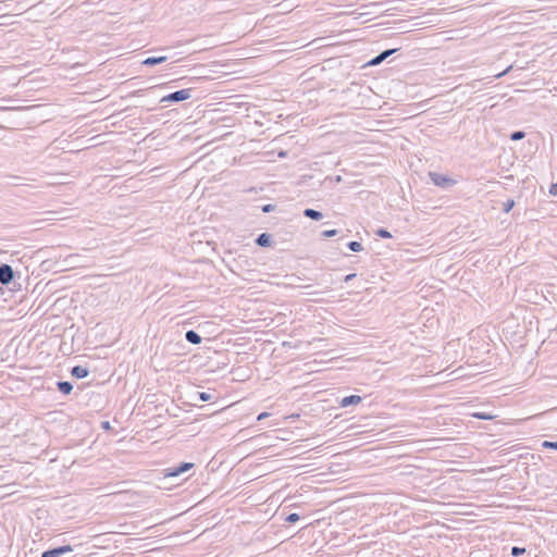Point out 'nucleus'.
<instances>
[{
	"label": "nucleus",
	"mask_w": 557,
	"mask_h": 557,
	"mask_svg": "<svg viewBox=\"0 0 557 557\" xmlns=\"http://www.w3.org/2000/svg\"><path fill=\"white\" fill-rule=\"evenodd\" d=\"M193 91H194L193 88H184L181 90H176L166 96H163L160 99V103H164V102L176 103V102H182V101L188 100L191 98Z\"/></svg>",
	"instance_id": "f257e3e1"
},
{
	"label": "nucleus",
	"mask_w": 557,
	"mask_h": 557,
	"mask_svg": "<svg viewBox=\"0 0 557 557\" xmlns=\"http://www.w3.org/2000/svg\"><path fill=\"white\" fill-rule=\"evenodd\" d=\"M429 177H430L431 182L435 186L442 187V188H445V189L454 186L457 183L450 176L444 175V174H441V173H437V172H430L429 173Z\"/></svg>",
	"instance_id": "f03ea898"
},
{
	"label": "nucleus",
	"mask_w": 557,
	"mask_h": 557,
	"mask_svg": "<svg viewBox=\"0 0 557 557\" xmlns=\"http://www.w3.org/2000/svg\"><path fill=\"white\" fill-rule=\"evenodd\" d=\"M193 462H181L178 466H174L165 469V478H178L191 468H194Z\"/></svg>",
	"instance_id": "7ed1b4c3"
},
{
	"label": "nucleus",
	"mask_w": 557,
	"mask_h": 557,
	"mask_svg": "<svg viewBox=\"0 0 557 557\" xmlns=\"http://www.w3.org/2000/svg\"><path fill=\"white\" fill-rule=\"evenodd\" d=\"M15 273L13 268L8 263L0 264V284L9 286L14 280Z\"/></svg>",
	"instance_id": "20e7f679"
},
{
	"label": "nucleus",
	"mask_w": 557,
	"mask_h": 557,
	"mask_svg": "<svg viewBox=\"0 0 557 557\" xmlns=\"http://www.w3.org/2000/svg\"><path fill=\"white\" fill-rule=\"evenodd\" d=\"M73 552V547L71 545H63L53 548H49L42 552L41 557H60L66 553Z\"/></svg>",
	"instance_id": "39448f33"
},
{
	"label": "nucleus",
	"mask_w": 557,
	"mask_h": 557,
	"mask_svg": "<svg viewBox=\"0 0 557 557\" xmlns=\"http://www.w3.org/2000/svg\"><path fill=\"white\" fill-rule=\"evenodd\" d=\"M398 49H387V50H384L382 51L381 53H379L377 55H375L373 59H371L369 62H368V65H379L380 63H382L385 59H387L389 55H392L393 53H395Z\"/></svg>",
	"instance_id": "423d86ee"
},
{
	"label": "nucleus",
	"mask_w": 557,
	"mask_h": 557,
	"mask_svg": "<svg viewBox=\"0 0 557 557\" xmlns=\"http://www.w3.org/2000/svg\"><path fill=\"white\" fill-rule=\"evenodd\" d=\"M255 243L259 247H270L272 244V235L269 233H261L256 237Z\"/></svg>",
	"instance_id": "0eeeda50"
},
{
	"label": "nucleus",
	"mask_w": 557,
	"mask_h": 557,
	"mask_svg": "<svg viewBox=\"0 0 557 557\" xmlns=\"http://www.w3.org/2000/svg\"><path fill=\"white\" fill-rule=\"evenodd\" d=\"M71 374L72 376H74L75 379H85L89 375V369L87 367H84V366H74L72 369H71Z\"/></svg>",
	"instance_id": "6e6552de"
},
{
	"label": "nucleus",
	"mask_w": 557,
	"mask_h": 557,
	"mask_svg": "<svg viewBox=\"0 0 557 557\" xmlns=\"http://www.w3.org/2000/svg\"><path fill=\"white\" fill-rule=\"evenodd\" d=\"M168 60H169L168 55L148 57L144 61H141V64L146 65V66H154V65L161 64Z\"/></svg>",
	"instance_id": "1a4fd4ad"
},
{
	"label": "nucleus",
	"mask_w": 557,
	"mask_h": 557,
	"mask_svg": "<svg viewBox=\"0 0 557 557\" xmlns=\"http://www.w3.org/2000/svg\"><path fill=\"white\" fill-rule=\"evenodd\" d=\"M361 400H362V398L358 395H349V396L342 398V400L339 401V405H341V407L346 408V407H349L352 405H358L361 403Z\"/></svg>",
	"instance_id": "9d476101"
},
{
	"label": "nucleus",
	"mask_w": 557,
	"mask_h": 557,
	"mask_svg": "<svg viewBox=\"0 0 557 557\" xmlns=\"http://www.w3.org/2000/svg\"><path fill=\"white\" fill-rule=\"evenodd\" d=\"M185 339L193 345H199L202 342V337L194 330H188L185 333Z\"/></svg>",
	"instance_id": "9b49d317"
},
{
	"label": "nucleus",
	"mask_w": 557,
	"mask_h": 557,
	"mask_svg": "<svg viewBox=\"0 0 557 557\" xmlns=\"http://www.w3.org/2000/svg\"><path fill=\"white\" fill-rule=\"evenodd\" d=\"M57 388L63 395H69L73 391V384L69 381H58Z\"/></svg>",
	"instance_id": "f8f14e48"
},
{
	"label": "nucleus",
	"mask_w": 557,
	"mask_h": 557,
	"mask_svg": "<svg viewBox=\"0 0 557 557\" xmlns=\"http://www.w3.org/2000/svg\"><path fill=\"white\" fill-rule=\"evenodd\" d=\"M304 216L314 221H320L323 218V214L315 209L307 208L304 210Z\"/></svg>",
	"instance_id": "ddd939ff"
},
{
	"label": "nucleus",
	"mask_w": 557,
	"mask_h": 557,
	"mask_svg": "<svg viewBox=\"0 0 557 557\" xmlns=\"http://www.w3.org/2000/svg\"><path fill=\"white\" fill-rule=\"evenodd\" d=\"M347 248L354 252H359L363 249L361 243L352 240L347 244Z\"/></svg>",
	"instance_id": "4468645a"
},
{
	"label": "nucleus",
	"mask_w": 557,
	"mask_h": 557,
	"mask_svg": "<svg viewBox=\"0 0 557 557\" xmlns=\"http://www.w3.org/2000/svg\"><path fill=\"white\" fill-rule=\"evenodd\" d=\"M525 137V133L523 131H515L510 134V139L512 141L521 140Z\"/></svg>",
	"instance_id": "2eb2a0df"
},
{
	"label": "nucleus",
	"mask_w": 557,
	"mask_h": 557,
	"mask_svg": "<svg viewBox=\"0 0 557 557\" xmlns=\"http://www.w3.org/2000/svg\"><path fill=\"white\" fill-rule=\"evenodd\" d=\"M375 235H377L381 238H392V234L383 227H380L375 231Z\"/></svg>",
	"instance_id": "dca6fc26"
},
{
	"label": "nucleus",
	"mask_w": 557,
	"mask_h": 557,
	"mask_svg": "<svg viewBox=\"0 0 557 557\" xmlns=\"http://www.w3.org/2000/svg\"><path fill=\"white\" fill-rule=\"evenodd\" d=\"M515 206V201L512 199H508L503 203V211L508 213Z\"/></svg>",
	"instance_id": "f3484780"
},
{
	"label": "nucleus",
	"mask_w": 557,
	"mask_h": 557,
	"mask_svg": "<svg viewBox=\"0 0 557 557\" xmlns=\"http://www.w3.org/2000/svg\"><path fill=\"white\" fill-rule=\"evenodd\" d=\"M300 519L299 515L296 512H292L286 516L285 521L288 523H295Z\"/></svg>",
	"instance_id": "a211bd4d"
},
{
	"label": "nucleus",
	"mask_w": 557,
	"mask_h": 557,
	"mask_svg": "<svg viewBox=\"0 0 557 557\" xmlns=\"http://www.w3.org/2000/svg\"><path fill=\"white\" fill-rule=\"evenodd\" d=\"M473 418L480 419V420H491L493 419V416L485 413V412H475L472 414Z\"/></svg>",
	"instance_id": "6ab92c4d"
},
{
	"label": "nucleus",
	"mask_w": 557,
	"mask_h": 557,
	"mask_svg": "<svg viewBox=\"0 0 557 557\" xmlns=\"http://www.w3.org/2000/svg\"><path fill=\"white\" fill-rule=\"evenodd\" d=\"M542 447L545 448V449H555V450H557V442L544 441L542 443Z\"/></svg>",
	"instance_id": "aec40b11"
},
{
	"label": "nucleus",
	"mask_w": 557,
	"mask_h": 557,
	"mask_svg": "<svg viewBox=\"0 0 557 557\" xmlns=\"http://www.w3.org/2000/svg\"><path fill=\"white\" fill-rule=\"evenodd\" d=\"M524 553H525V548L524 547L513 546L511 548V555L515 556V557L521 556Z\"/></svg>",
	"instance_id": "412c9836"
},
{
	"label": "nucleus",
	"mask_w": 557,
	"mask_h": 557,
	"mask_svg": "<svg viewBox=\"0 0 557 557\" xmlns=\"http://www.w3.org/2000/svg\"><path fill=\"white\" fill-rule=\"evenodd\" d=\"M212 398H213L212 395L209 394V393H206V392H199L198 393V399L201 400V401H209Z\"/></svg>",
	"instance_id": "4be33fe9"
},
{
	"label": "nucleus",
	"mask_w": 557,
	"mask_h": 557,
	"mask_svg": "<svg viewBox=\"0 0 557 557\" xmlns=\"http://www.w3.org/2000/svg\"><path fill=\"white\" fill-rule=\"evenodd\" d=\"M337 234H338L337 230H327V231H323L321 233V236L327 238V237L336 236Z\"/></svg>",
	"instance_id": "5701e85b"
},
{
	"label": "nucleus",
	"mask_w": 557,
	"mask_h": 557,
	"mask_svg": "<svg viewBox=\"0 0 557 557\" xmlns=\"http://www.w3.org/2000/svg\"><path fill=\"white\" fill-rule=\"evenodd\" d=\"M274 209H275V205H272V203H267V205H263V206L261 207V210H262V212H264V213L272 212V211H274Z\"/></svg>",
	"instance_id": "b1692460"
},
{
	"label": "nucleus",
	"mask_w": 557,
	"mask_h": 557,
	"mask_svg": "<svg viewBox=\"0 0 557 557\" xmlns=\"http://www.w3.org/2000/svg\"><path fill=\"white\" fill-rule=\"evenodd\" d=\"M549 194H550V195H553V196L557 195V184H554V183H553V184L549 186Z\"/></svg>",
	"instance_id": "393cba45"
},
{
	"label": "nucleus",
	"mask_w": 557,
	"mask_h": 557,
	"mask_svg": "<svg viewBox=\"0 0 557 557\" xmlns=\"http://www.w3.org/2000/svg\"><path fill=\"white\" fill-rule=\"evenodd\" d=\"M356 277V273H350V274H347L345 277H344V282L345 283H348L350 282L352 278Z\"/></svg>",
	"instance_id": "a878e982"
},
{
	"label": "nucleus",
	"mask_w": 557,
	"mask_h": 557,
	"mask_svg": "<svg viewBox=\"0 0 557 557\" xmlns=\"http://www.w3.org/2000/svg\"><path fill=\"white\" fill-rule=\"evenodd\" d=\"M101 428L103 430H110L111 429L110 422L109 421H102L101 422Z\"/></svg>",
	"instance_id": "bb28decb"
},
{
	"label": "nucleus",
	"mask_w": 557,
	"mask_h": 557,
	"mask_svg": "<svg viewBox=\"0 0 557 557\" xmlns=\"http://www.w3.org/2000/svg\"><path fill=\"white\" fill-rule=\"evenodd\" d=\"M268 416H269V413H268V412H261V413L258 416L257 420H258V421H261V420L265 419Z\"/></svg>",
	"instance_id": "cd10ccee"
},
{
	"label": "nucleus",
	"mask_w": 557,
	"mask_h": 557,
	"mask_svg": "<svg viewBox=\"0 0 557 557\" xmlns=\"http://www.w3.org/2000/svg\"><path fill=\"white\" fill-rule=\"evenodd\" d=\"M507 72H508V70H506V71H504V72H502V73H499V74L495 75V77H496V78L502 77V76H503L505 73H507Z\"/></svg>",
	"instance_id": "c85d7f7f"
},
{
	"label": "nucleus",
	"mask_w": 557,
	"mask_h": 557,
	"mask_svg": "<svg viewBox=\"0 0 557 557\" xmlns=\"http://www.w3.org/2000/svg\"><path fill=\"white\" fill-rule=\"evenodd\" d=\"M77 257H78L77 255H71V256L69 257V260L76 259Z\"/></svg>",
	"instance_id": "c756f323"
},
{
	"label": "nucleus",
	"mask_w": 557,
	"mask_h": 557,
	"mask_svg": "<svg viewBox=\"0 0 557 557\" xmlns=\"http://www.w3.org/2000/svg\"><path fill=\"white\" fill-rule=\"evenodd\" d=\"M341 180H342V177H341V176H337V177H336V182H339Z\"/></svg>",
	"instance_id": "7c9ffc66"
}]
</instances>
